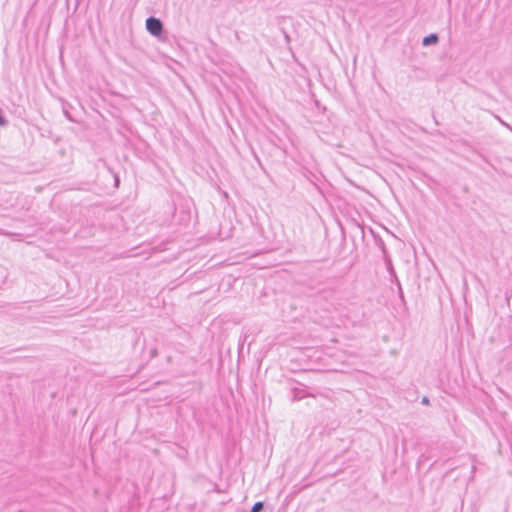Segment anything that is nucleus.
Segmentation results:
<instances>
[{
	"instance_id": "9d476101",
	"label": "nucleus",
	"mask_w": 512,
	"mask_h": 512,
	"mask_svg": "<svg viewBox=\"0 0 512 512\" xmlns=\"http://www.w3.org/2000/svg\"><path fill=\"white\" fill-rule=\"evenodd\" d=\"M143 352L144 353L146 352V345H144V347H143Z\"/></svg>"
},
{
	"instance_id": "20e7f679",
	"label": "nucleus",
	"mask_w": 512,
	"mask_h": 512,
	"mask_svg": "<svg viewBox=\"0 0 512 512\" xmlns=\"http://www.w3.org/2000/svg\"><path fill=\"white\" fill-rule=\"evenodd\" d=\"M105 176L107 178H111L113 180V188L116 189L119 187L120 180H119V176L117 174L113 173L109 168H106Z\"/></svg>"
},
{
	"instance_id": "7ed1b4c3",
	"label": "nucleus",
	"mask_w": 512,
	"mask_h": 512,
	"mask_svg": "<svg viewBox=\"0 0 512 512\" xmlns=\"http://www.w3.org/2000/svg\"><path fill=\"white\" fill-rule=\"evenodd\" d=\"M439 38L438 35L435 33H431L428 36L424 37L422 40L423 46H429L438 43Z\"/></svg>"
},
{
	"instance_id": "423d86ee",
	"label": "nucleus",
	"mask_w": 512,
	"mask_h": 512,
	"mask_svg": "<svg viewBox=\"0 0 512 512\" xmlns=\"http://www.w3.org/2000/svg\"><path fill=\"white\" fill-rule=\"evenodd\" d=\"M157 355H158V350L156 347H151L148 350V360L155 358Z\"/></svg>"
},
{
	"instance_id": "39448f33",
	"label": "nucleus",
	"mask_w": 512,
	"mask_h": 512,
	"mask_svg": "<svg viewBox=\"0 0 512 512\" xmlns=\"http://www.w3.org/2000/svg\"><path fill=\"white\" fill-rule=\"evenodd\" d=\"M263 507H264L263 502L258 501V502H256V503L252 506V508H251V511H250V512H260V511L263 509Z\"/></svg>"
},
{
	"instance_id": "6e6552de",
	"label": "nucleus",
	"mask_w": 512,
	"mask_h": 512,
	"mask_svg": "<svg viewBox=\"0 0 512 512\" xmlns=\"http://www.w3.org/2000/svg\"><path fill=\"white\" fill-rule=\"evenodd\" d=\"M496 118L498 119V121H499V122H500L504 127H506L507 129H509V130H511V131H512V127H511L508 123L504 122V121H503L500 117H498V116H497Z\"/></svg>"
},
{
	"instance_id": "1a4fd4ad",
	"label": "nucleus",
	"mask_w": 512,
	"mask_h": 512,
	"mask_svg": "<svg viewBox=\"0 0 512 512\" xmlns=\"http://www.w3.org/2000/svg\"><path fill=\"white\" fill-rule=\"evenodd\" d=\"M421 403L424 405H428L430 403L429 398L427 396H424L421 400Z\"/></svg>"
},
{
	"instance_id": "f257e3e1",
	"label": "nucleus",
	"mask_w": 512,
	"mask_h": 512,
	"mask_svg": "<svg viewBox=\"0 0 512 512\" xmlns=\"http://www.w3.org/2000/svg\"><path fill=\"white\" fill-rule=\"evenodd\" d=\"M301 387L295 386L291 388L292 393V401H299L306 397H313L315 398L317 396V393L311 392L308 390V388L302 384H300Z\"/></svg>"
},
{
	"instance_id": "0eeeda50",
	"label": "nucleus",
	"mask_w": 512,
	"mask_h": 512,
	"mask_svg": "<svg viewBox=\"0 0 512 512\" xmlns=\"http://www.w3.org/2000/svg\"><path fill=\"white\" fill-rule=\"evenodd\" d=\"M7 123L8 122H7L6 118L2 114V110L0 109V126H5V125H7Z\"/></svg>"
},
{
	"instance_id": "f03ea898",
	"label": "nucleus",
	"mask_w": 512,
	"mask_h": 512,
	"mask_svg": "<svg viewBox=\"0 0 512 512\" xmlns=\"http://www.w3.org/2000/svg\"><path fill=\"white\" fill-rule=\"evenodd\" d=\"M146 29L153 36H159L163 31V24L160 19L153 16L147 18Z\"/></svg>"
}]
</instances>
